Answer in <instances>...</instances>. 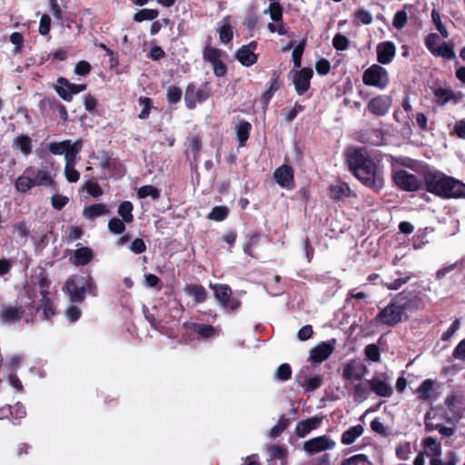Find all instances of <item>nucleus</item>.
<instances>
[{
	"label": "nucleus",
	"mask_w": 465,
	"mask_h": 465,
	"mask_svg": "<svg viewBox=\"0 0 465 465\" xmlns=\"http://www.w3.org/2000/svg\"><path fill=\"white\" fill-rule=\"evenodd\" d=\"M433 55L436 57H442L447 60H453L456 58L453 46L450 45L446 42H442V44L434 50Z\"/></svg>",
	"instance_id": "obj_44"
},
{
	"label": "nucleus",
	"mask_w": 465,
	"mask_h": 465,
	"mask_svg": "<svg viewBox=\"0 0 465 465\" xmlns=\"http://www.w3.org/2000/svg\"><path fill=\"white\" fill-rule=\"evenodd\" d=\"M133 210V203L130 201H124L119 204L117 213L125 223H131L134 221Z\"/></svg>",
	"instance_id": "obj_40"
},
{
	"label": "nucleus",
	"mask_w": 465,
	"mask_h": 465,
	"mask_svg": "<svg viewBox=\"0 0 465 465\" xmlns=\"http://www.w3.org/2000/svg\"><path fill=\"white\" fill-rule=\"evenodd\" d=\"M235 57L242 65L246 67L256 64L258 60V54L252 52V50L247 49V46L240 47L235 54Z\"/></svg>",
	"instance_id": "obj_27"
},
{
	"label": "nucleus",
	"mask_w": 465,
	"mask_h": 465,
	"mask_svg": "<svg viewBox=\"0 0 465 465\" xmlns=\"http://www.w3.org/2000/svg\"><path fill=\"white\" fill-rule=\"evenodd\" d=\"M212 94V89L208 82L197 86L195 83H189L185 88L184 103L189 110L196 107L197 104H203Z\"/></svg>",
	"instance_id": "obj_5"
},
{
	"label": "nucleus",
	"mask_w": 465,
	"mask_h": 465,
	"mask_svg": "<svg viewBox=\"0 0 465 465\" xmlns=\"http://www.w3.org/2000/svg\"><path fill=\"white\" fill-rule=\"evenodd\" d=\"M57 84L54 85V89L58 96L65 102L73 100V94H77L86 90L85 84H73L67 78L60 76L57 78Z\"/></svg>",
	"instance_id": "obj_11"
},
{
	"label": "nucleus",
	"mask_w": 465,
	"mask_h": 465,
	"mask_svg": "<svg viewBox=\"0 0 465 465\" xmlns=\"http://www.w3.org/2000/svg\"><path fill=\"white\" fill-rule=\"evenodd\" d=\"M94 257V252L89 247H81L74 252V263L76 266H84L89 263Z\"/></svg>",
	"instance_id": "obj_31"
},
{
	"label": "nucleus",
	"mask_w": 465,
	"mask_h": 465,
	"mask_svg": "<svg viewBox=\"0 0 465 465\" xmlns=\"http://www.w3.org/2000/svg\"><path fill=\"white\" fill-rule=\"evenodd\" d=\"M24 315L25 309L22 305H7L2 309L0 318L3 322L11 324L20 322Z\"/></svg>",
	"instance_id": "obj_23"
},
{
	"label": "nucleus",
	"mask_w": 465,
	"mask_h": 465,
	"mask_svg": "<svg viewBox=\"0 0 465 465\" xmlns=\"http://www.w3.org/2000/svg\"><path fill=\"white\" fill-rule=\"evenodd\" d=\"M336 340L331 339L322 341L312 348L310 351V361L314 363H321L326 361L334 351Z\"/></svg>",
	"instance_id": "obj_15"
},
{
	"label": "nucleus",
	"mask_w": 465,
	"mask_h": 465,
	"mask_svg": "<svg viewBox=\"0 0 465 465\" xmlns=\"http://www.w3.org/2000/svg\"><path fill=\"white\" fill-rule=\"evenodd\" d=\"M434 96L436 103L440 105H444L452 100L456 102L455 94L451 89L437 88L434 91Z\"/></svg>",
	"instance_id": "obj_42"
},
{
	"label": "nucleus",
	"mask_w": 465,
	"mask_h": 465,
	"mask_svg": "<svg viewBox=\"0 0 465 465\" xmlns=\"http://www.w3.org/2000/svg\"><path fill=\"white\" fill-rule=\"evenodd\" d=\"M312 76L313 71L311 67H303L294 72L292 83L298 95H303L310 89Z\"/></svg>",
	"instance_id": "obj_14"
},
{
	"label": "nucleus",
	"mask_w": 465,
	"mask_h": 465,
	"mask_svg": "<svg viewBox=\"0 0 465 465\" xmlns=\"http://www.w3.org/2000/svg\"><path fill=\"white\" fill-rule=\"evenodd\" d=\"M336 446L335 440H333L329 435H322L312 438L303 442L302 450L308 455H315L319 452L333 450Z\"/></svg>",
	"instance_id": "obj_12"
},
{
	"label": "nucleus",
	"mask_w": 465,
	"mask_h": 465,
	"mask_svg": "<svg viewBox=\"0 0 465 465\" xmlns=\"http://www.w3.org/2000/svg\"><path fill=\"white\" fill-rule=\"evenodd\" d=\"M362 142L371 145H381L382 143V132L380 129H370L362 134Z\"/></svg>",
	"instance_id": "obj_41"
},
{
	"label": "nucleus",
	"mask_w": 465,
	"mask_h": 465,
	"mask_svg": "<svg viewBox=\"0 0 465 465\" xmlns=\"http://www.w3.org/2000/svg\"><path fill=\"white\" fill-rule=\"evenodd\" d=\"M300 385L304 388L305 392H311L320 388L323 383V378L321 375L312 377L305 376L302 381H299Z\"/></svg>",
	"instance_id": "obj_39"
},
{
	"label": "nucleus",
	"mask_w": 465,
	"mask_h": 465,
	"mask_svg": "<svg viewBox=\"0 0 465 465\" xmlns=\"http://www.w3.org/2000/svg\"><path fill=\"white\" fill-rule=\"evenodd\" d=\"M236 138L238 141L239 146H245L246 142L250 137V133L252 130V124L246 120H242L236 126Z\"/></svg>",
	"instance_id": "obj_30"
},
{
	"label": "nucleus",
	"mask_w": 465,
	"mask_h": 465,
	"mask_svg": "<svg viewBox=\"0 0 465 465\" xmlns=\"http://www.w3.org/2000/svg\"><path fill=\"white\" fill-rule=\"evenodd\" d=\"M210 288L213 290L215 299L225 311L235 312L241 307V301L232 296V291L229 285L210 283Z\"/></svg>",
	"instance_id": "obj_7"
},
{
	"label": "nucleus",
	"mask_w": 465,
	"mask_h": 465,
	"mask_svg": "<svg viewBox=\"0 0 465 465\" xmlns=\"http://www.w3.org/2000/svg\"><path fill=\"white\" fill-rule=\"evenodd\" d=\"M370 387L368 383H357L353 386V401L356 403H361L366 401L370 395Z\"/></svg>",
	"instance_id": "obj_38"
},
{
	"label": "nucleus",
	"mask_w": 465,
	"mask_h": 465,
	"mask_svg": "<svg viewBox=\"0 0 465 465\" xmlns=\"http://www.w3.org/2000/svg\"><path fill=\"white\" fill-rule=\"evenodd\" d=\"M390 106L391 103L388 97L378 95L369 101L367 109L376 116H383L388 113Z\"/></svg>",
	"instance_id": "obj_21"
},
{
	"label": "nucleus",
	"mask_w": 465,
	"mask_h": 465,
	"mask_svg": "<svg viewBox=\"0 0 465 465\" xmlns=\"http://www.w3.org/2000/svg\"><path fill=\"white\" fill-rule=\"evenodd\" d=\"M290 423V420L282 415L278 423L271 429L270 436L273 438L280 436L289 427Z\"/></svg>",
	"instance_id": "obj_54"
},
{
	"label": "nucleus",
	"mask_w": 465,
	"mask_h": 465,
	"mask_svg": "<svg viewBox=\"0 0 465 465\" xmlns=\"http://www.w3.org/2000/svg\"><path fill=\"white\" fill-rule=\"evenodd\" d=\"M345 162L350 172L363 185L380 192L384 185L382 167L363 147H350L346 150Z\"/></svg>",
	"instance_id": "obj_1"
},
{
	"label": "nucleus",
	"mask_w": 465,
	"mask_h": 465,
	"mask_svg": "<svg viewBox=\"0 0 465 465\" xmlns=\"http://www.w3.org/2000/svg\"><path fill=\"white\" fill-rule=\"evenodd\" d=\"M368 371L369 370L363 362L358 359H353L343 364L341 377L346 381H360Z\"/></svg>",
	"instance_id": "obj_13"
},
{
	"label": "nucleus",
	"mask_w": 465,
	"mask_h": 465,
	"mask_svg": "<svg viewBox=\"0 0 465 465\" xmlns=\"http://www.w3.org/2000/svg\"><path fill=\"white\" fill-rule=\"evenodd\" d=\"M414 276L409 275L411 290L409 291V311L419 309L423 305L426 292L430 290V280L427 278L415 280Z\"/></svg>",
	"instance_id": "obj_6"
},
{
	"label": "nucleus",
	"mask_w": 465,
	"mask_h": 465,
	"mask_svg": "<svg viewBox=\"0 0 465 465\" xmlns=\"http://www.w3.org/2000/svg\"><path fill=\"white\" fill-rule=\"evenodd\" d=\"M465 198V183L450 176L442 199Z\"/></svg>",
	"instance_id": "obj_17"
},
{
	"label": "nucleus",
	"mask_w": 465,
	"mask_h": 465,
	"mask_svg": "<svg viewBox=\"0 0 465 465\" xmlns=\"http://www.w3.org/2000/svg\"><path fill=\"white\" fill-rule=\"evenodd\" d=\"M394 161H398V159L392 158V162ZM392 181L399 188L407 191V171L397 170L394 163H392Z\"/></svg>",
	"instance_id": "obj_37"
},
{
	"label": "nucleus",
	"mask_w": 465,
	"mask_h": 465,
	"mask_svg": "<svg viewBox=\"0 0 465 465\" xmlns=\"http://www.w3.org/2000/svg\"><path fill=\"white\" fill-rule=\"evenodd\" d=\"M431 20H432L433 24L435 25L436 29L440 34V35L443 38H448L449 37V32L446 29V27L444 26V25L442 24L441 18H440V12L438 10L432 9V11H431Z\"/></svg>",
	"instance_id": "obj_55"
},
{
	"label": "nucleus",
	"mask_w": 465,
	"mask_h": 465,
	"mask_svg": "<svg viewBox=\"0 0 465 465\" xmlns=\"http://www.w3.org/2000/svg\"><path fill=\"white\" fill-rule=\"evenodd\" d=\"M35 186H55V182L49 171L44 169L35 170L32 166H28L15 182V188L21 193H26Z\"/></svg>",
	"instance_id": "obj_2"
},
{
	"label": "nucleus",
	"mask_w": 465,
	"mask_h": 465,
	"mask_svg": "<svg viewBox=\"0 0 465 465\" xmlns=\"http://www.w3.org/2000/svg\"><path fill=\"white\" fill-rule=\"evenodd\" d=\"M36 284L39 288V292L42 297L49 296V289L51 285V281L48 278V274L45 270H42L38 274L35 276Z\"/></svg>",
	"instance_id": "obj_35"
},
{
	"label": "nucleus",
	"mask_w": 465,
	"mask_h": 465,
	"mask_svg": "<svg viewBox=\"0 0 465 465\" xmlns=\"http://www.w3.org/2000/svg\"><path fill=\"white\" fill-rule=\"evenodd\" d=\"M351 188L345 182L339 181L336 184H331L329 188V195L331 199L339 201L344 197H349Z\"/></svg>",
	"instance_id": "obj_29"
},
{
	"label": "nucleus",
	"mask_w": 465,
	"mask_h": 465,
	"mask_svg": "<svg viewBox=\"0 0 465 465\" xmlns=\"http://www.w3.org/2000/svg\"><path fill=\"white\" fill-rule=\"evenodd\" d=\"M84 143L81 139L74 142L64 153L65 164H76L77 154L82 151Z\"/></svg>",
	"instance_id": "obj_34"
},
{
	"label": "nucleus",
	"mask_w": 465,
	"mask_h": 465,
	"mask_svg": "<svg viewBox=\"0 0 465 465\" xmlns=\"http://www.w3.org/2000/svg\"><path fill=\"white\" fill-rule=\"evenodd\" d=\"M71 140H64L62 142H53L48 144V150L52 154L62 155L69 149L72 144Z\"/></svg>",
	"instance_id": "obj_47"
},
{
	"label": "nucleus",
	"mask_w": 465,
	"mask_h": 465,
	"mask_svg": "<svg viewBox=\"0 0 465 465\" xmlns=\"http://www.w3.org/2000/svg\"><path fill=\"white\" fill-rule=\"evenodd\" d=\"M160 195V190L153 185H143L137 191V196L141 199L151 197L153 200H157Z\"/></svg>",
	"instance_id": "obj_49"
},
{
	"label": "nucleus",
	"mask_w": 465,
	"mask_h": 465,
	"mask_svg": "<svg viewBox=\"0 0 465 465\" xmlns=\"http://www.w3.org/2000/svg\"><path fill=\"white\" fill-rule=\"evenodd\" d=\"M365 356L368 360L373 362H379L381 361V350L380 347L374 343L368 344L364 349Z\"/></svg>",
	"instance_id": "obj_57"
},
{
	"label": "nucleus",
	"mask_w": 465,
	"mask_h": 465,
	"mask_svg": "<svg viewBox=\"0 0 465 465\" xmlns=\"http://www.w3.org/2000/svg\"><path fill=\"white\" fill-rule=\"evenodd\" d=\"M40 109L43 114H45V112L57 113L63 123H66L68 121L66 107L54 96H46L43 98L40 102Z\"/></svg>",
	"instance_id": "obj_16"
},
{
	"label": "nucleus",
	"mask_w": 465,
	"mask_h": 465,
	"mask_svg": "<svg viewBox=\"0 0 465 465\" xmlns=\"http://www.w3.org/2000/svg\"><path fill=\"white\" fill-rule=\"evenodd\" d=\"M184 293L191 297L194 304H201L207 301L208 292L200 283H186L183 287Z\"/></svg>",
	"instance_id": "obj_19"
},
{
	"label": "nucleus",
	"mask_w": 465,
	"mask_h": 465,
	"mask_svg": "<svg viewBox=\"0 0 465 465\" xmlns=\"http://www.w3.org/2000/svg\"><path fill=\"white\" fill-rule=\"evenodd\" d=\"M268 450L272 460H285L287 459V450L283 446L271 445Z\"/></svg>",
	"instance_id": "obj_58"
},
{
	"label": "nucleus",
	"mask_w": 465,
	"mask_h": 465,
	"mask_svg": "<svg viewBox=\"0 0 465 465\" xmlns=\"http://www.w3.org/2000/svg\"><path fill=\"white\" fill-rule=\"evenodd\" d=\"M362 82L368 86L383 89L389 84L388 72L380 64H372L364 71Z\"/></svg>",
	"instance_id": "obj_10"
},
{
	"label": "nucleus",
	"mask_w": 465,
	"mask_h": 465,
	"mask_svg": "<svg viewBox=\"0 0 465 465\" xmlns=\"http://www.w3.org/2000/svg\"><path fill=\"white\" fill-rule=\"evenodd\" d=\"M182 89L176 85H170L166 90V99L169 105L178 104L182 99Z\"/></svg>",
	"instance_id": "obj_52"
},
{
	"label": "nucleus",
	"mask_w": 465,
	"mask_h": 465,
	"mask_svg": "<svg viewBox=\"0 0 465 465\" xmlns=\"http://www.w3.org/2000/svg\"><path fill=\"white\" fill-rule=\"evenodd\" d=\"M341 465H370L368 456L365 454H356L344 459Z\"/></svg>",
	"instance_id": "obj_61"
},
{
	"label": "nucleus",
	"mask_w": 465,
	"mask_h": 465,
	"mask_svg": "<svg viewBox=\"0 0 465 465\" xmlns=\"http://www.w3.org/2000/svg\"><path fill=\"white\" fill-rule=\"evenodd\" d=\"M110 213L106 204L104 203H93L85 206L83 210V216L84 218L94 220L95 218L105 215Z\"/></svg>",
	"instance_id": "obj_28"
},
{
	"label": "nucleus",
	"mask_w": 465,
	"mask_h": 465,
	"mask_svg": "<svg viewBox=\"0 0 465 465\" xmlns=\"http://www.w3.org/2000/svg\"><path fill=\"white\" fill-rule=\"evenodd\" d=\"M64 289L69 294L72 302H83L85 293L97 296V287L90 274L74 275L69 278L64 284Z\"/></svg>",
	"instance_id": "obj_3"
},
{
	"label": "nucleus",
	"mask_w": 465,
	"mask_h": 465,
	"mask_svg": "<svg viewBox=\"0 0 465 465\" xmlns=\"http://www.w3.org/2000/svg\"><path fill=\"white\" fill-rule=\"evenodd\" d=\"M125 222L119 218H111L108 222V230L114 234H121L125 231Z\"/></svg>",
	"instance_id": "obj_62"
},
{
	"label": "nucleus",
	"mask_w": 465,
	"mask_h": 465,
	"mask_svg": "<svg viewBox=\"0 0 465 465\" xmlns=\"http://www.w3.org/2000/svg\"><path fill=\"white\" fill-rule=\"evenodd\" d=\"M268 11L273 22L279 23L282 20V7L278 2H272Z\"/></svg>",
	"instance_id": "obj_64"
},
{
	"label": "nucleus",
	"mask_w": 465,
	"mask_h": 465,
	"mask_svg": "<svg viewBox=\"0 0 465 465\" xmlns=\"http://www.w3.org/2000/svg\"><path fill=\"white\" fill-rule=\"evenodd\" d=\"M425 430L427 431L438 430L442 437H450L455 433V427H446L441 422H425Z\"/></svg>",
	"instance_id": "obj_36"
},
{
	"label": "nucleus",
	"mask_w": 465,
	"mask_h": 465,
	"mask_svg": "<svg viewBox=\"0 0 465 465\" xmlns=\"http://www.w3.org/2000/svg\"><path fill=\"white\" fill-rule=\"evenodd\" d=\"M363 433V427L361 425H355L350 427L341 434V441L344 445L352 444L356 439L361 437Z\"/></svg>",
	"instance_id": "obj_33"
},
{
	"label": "nucleus",
	"mask_w": 465,
	"mask_h": 465,
	"mask_svg": "<svg viewBox=\"0 0 465 465\" xmlns=\"http://www.w3.org/2000/svg\"><path fill=\"white\" fill-rule=\"evenodd\" d=\"M424 453L431 458L440 456L441 444L434 438L428 437L422 441Z\"/></svg>",
	"instance_id": "obj_32"
},
{
	"label": "nucleus",
	"mask_w": 465,
	"mask_h": 465,
	"mask_svg": "<svg viewBox=\"0 0 465 465\" xmlns=\"http://www.w3.org/2000/svg\"><path fill=\"white\" fill-rule=\"evenodd\" d=\"M223 52L218 48L207 45L203 48V58L205 62L211 64L221 60Z\"/></svg>",
	"instance_id": "obj_45"
},
{
	"label": "nucleus",
	"mask_w": 465,
	"mask_h": 465,
	"mask_svg": "<svg viewBox=\"0 0 465 465\" xmlns=\"http://www.w3.org/2000/svg\"><path fill=\"white\" fill-rule=\"evenodd\" d=\"M229 215V209L226 206H215L207 215V218L212 221L222 222Z\"/></svg>",
	"instance_id": "obj_50"
},
{
	"label": "nucleus",
	"mask_w": 465,
	"mask_h": 465,
	"mask_svg": "<svg viewBox=\"0 0 465 465\" xmlns=\"http://www.w3.org/2000/svg\"><path fill=\"white\" fill-rule=\"evenodd\" d=\"M42 310L45 320L49 321L54 314L55 309L54 303L49 296L42 297L40 300V307L37 311Z\"/></svg>",
	"instance_id": "obj_46"
},
{
	"label": "nucleus",
	"mask_w": 465,
	"mask_h": 465,
	"mask_svg": "<svg viewBox=\"0 0 465 465\" xmlns=\"http://www.w3.org/2000/svg\"><path fill=\"white\" fill-rule=\"evenodd\" d=\"M276 183L284 188H289L293 183V170L290 165L283 164L274 172Z\"/></svg>",
	"instance_id": "obj_25"
},
{
	"label": "nucleus",
	"mask_w": 465,
	"mask_h": 465,
	"mask_svg": "<svg viewBox=\"0 0 465 465\" xmlns=\"http://www.w3.org/2000/svg\"><path fill=\"white\" fill-rule=\"evenodd\" d=\"M12 147L18 150L25 156H28L33 152L32 139L27 134H19L13 139Z\"/></svg>",
	"instance_id": "obj_26"
},
{
	"label": "nucleus",
	"mask_w": 465,
	"mask_h": 465,
	"mask_svg": "<svg viewBox=\"0 0 465 465\" xmlns=\"http://www.w3.org/2000/svg\"><path fill=\"white\" fill-rule=\"evenodd\" d=\"M118 161L114 158L108 152H102L101 167L106 170H115Z\"/></svg>",
	"instance_id": "obj_60"
},
{
	"label": "nucleus",
	"mask_w": 465,
	"mask_h": 465,
	"mask_svg": "<svg viewBox=\"0 0 465 465\" xmlns=\"http://www.w3.org/2000/svg\"><path fill=\"white\" fill-rule=\"evenodd\" d=\"M371 391H373L380 397L389 398L393 393L392 387L386 381V379H381L379 376H374L371 380H366Z\"/></svg>",
	"instance_id": "obj_18"
},
{
	"label": "nucleus",
	"mask_w": 465,
	"mask_h": 465,
	"mask_svg": "<svg viewBox=\"0 0 465 465\" xmlns=\"http://www.w3.org/2000/svg\"><path fill=\"white\" fill-rule=\"evenodd\" d=\"M138 103H139L140 105L143 106V108L142 109V111L138 114V118L142 119V120H145L150 115L151 109L153 107V101L149 97L141 96L138 99Z\"/></svg>",
	"instance_id": "obj_53"
},
{
	"label": "nucleus",
	"mask_w": 465,
	"mask_h": 465,
	"mask_svg": "<svg viewBox=\"0 0 465 465\" xmlns=\"http://www.w3.org/2000/svg\"><path fill=\"white\" fill-rule=\"evenodd\" d=\"M159 15V11L157 9H141L134 15V21L136 23H141L145 20H153L157 18Z\"/></svg>",
	"instance_id": "obj_48"
},
{
	"label": "nucleus",
	"mask_w": 465,
	"mask_h": 465,
	"mask_svg": "<svg viewBox=\"0 0 465 465\" xmlns=\"http://www.w3.org/2000/svg\"><path fill=\"white\" fill-rule=\"evenodd\" d=\"M449 177L450 175L440 171H424L423 178L426 191L442 199Z\"/></svg>",
	"instance_id": "obj_8"
},
{
	"label": "nucleus",
	"mask_w": 465,
	"mask_h": 465,
	"mask_svg": "<svg viewBox=\"0 0 465 465\" xmlns=\"http://www.w3.org/2000/svg\"><path fill=\"white\" fill-rule=\"evenodd\" d=\"M377 60L381 64H390L395 56L396 47L391 41H384L377 45Z\"/></svg>",
	"instance_id": "obj_22"
},
{
	"label": "nucleus",
	"mask_w": 465,
	"mask_h": 465,
	"mask_svg": "<svg viewBox=\"0 0 465 465\" xmlns=\"http://www.w3.org/2000/svg\"><path fill=\"white\" fill-rule=\"evenodd\" d=\"M407 308V295L401 292L382 310L379 312L375 320L388 326H394L401 322L402 314Z\"/></svg>",
	"instance_id": "obj_4"
},
{
	"label": "nucleus",
	"mask_w": 465,
	"mask_h": 465,
	"mask_svg": "<svg viewBox=\"0 0 465 465\" xmlns=\"http://www.w3.org/2000/svg\"><path fill=\"white\" fill-rule=\"evenodd\" d=\"M332 45L338 51H345L349 48L350 41L347 36L336 34L332 39Z\"/></svg>",
	"instance_id": "obj_63"
},
{
	"label": "nucleus",
	"mask_w": 465,
	"mask_h": 465,
	"mask_svg": "<svg viewBox=\"0 0 465 465\" xmlns=\"http://www.w3.org/2000/svg\"><path fill=\"white\" fill-rule=\"evenodd\" d=\"M354 17V23L356 25H371L372 23V16L371 15L364 10V9H358L353 14Z\"/></svg>",
	"instance_id": "obj_56"
},
{
	"label": "nucleus",
	"mask_w": 465,
	"mask_h": 465,
	"mask_svg": "<svg viewBox=\"0 0 465 465\" xmlns=\"http://www.w3.org/2000/svg\"><path fill=\"white\" fill-rule=\"evenodd\" d=\"M434 381L432 380H425L417 389L419 398L422 400H429L431 398Z\"/></svg>",
	"instance_id": "obj_51"
},
{
	"label": "nucleus",
	"mask_w": 465,
	"mask_h": 465,
	"mask_svg": "<svg viewBox=\"0 0 465 465\" xmlns=\"http://www.w3.org/2000/svg\"><path fill=\"white\" fill-rule=\"evenodd\" d=\"M460 419V411H450L444 406L431 407L424 417V423L427 421L441 422L455 425Z\"/></svg>",
	"instance_id": "obj_9"
},
{
	"label": "nucleus",
	"mask_w": 465,
	"mask_h": 465,
	"mask_svg": "<svg viewBox=\"0 0 465 465\" xmlns=\"http://www.w3.org/2000/svg\"><path fill=\"white\" fill-rule=\"evenodd\" d=\"M458 457L457 453L453 450H449L445 453L444 460L440 456L431 458L430 465H457Z\"/></svg>",
	"instance_id": "obj_43"
},
{
	"label": "nucleus",
	"mask_w": 465,
	"mask_h": 465,
	"mask_svg": "<svg viewBox=\"0 0 465 465\" xmlns=\"http://www.w3.org/2000/svg\"><path fill=\"white\" fill-rule=\"evenodd\" d=\"M183 326L186 329L193 331L200 338L210 339L218 335V330L216 327L207 323H197V322H184Z\"/></svg>",
	"instance_id": "obj_24"
},
{
	"label": "nucleus",
	"mask_w": 465,
	"mask_h": 465,
	"mask_svg": "<svg viewBox=\"0 0 465 465\" xmlns=\"http://www.w3.org/2000/svg\"><path fill=\"white\" fill-rule=\"evenodd\" d=\"M322 422V417L313 416L306 420H300L295 427V434L299 438L306 437L312 430L320 427Z\"/></svg>",
	"instance_id": "obj_20"
},
{
	"label": "nucleus",
	"mask_w": 465,
	"mask_h": 465,
	"mask_svg": "<svg viewBox=\"0 0 465 465\" xmlns=\"http://www.w3.org/2000/svg\"><path fill=\"white\" fill-rule=\"evenodd\" d=\"M26 415L25 408L20 402L11 406V420L13 424H18L19 420Z\"/></svg>",
	"instance_id": "obj_59"
}]
</instances>
